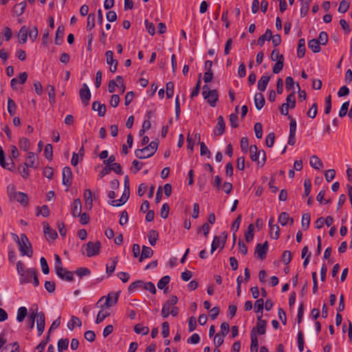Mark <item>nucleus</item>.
Wrapping results in <instances>:
<instances>
[{
    "label": "nucleus",
    "instance_id": "nucleus-1",
    "mask_svg": "<svg viewBox=\"0 0 352 352\" xmlns=\"http://www.w3.org/2000/svg\"><path fill=\"white\" fill-rule=\"evenodd\" d=\"M19 282L20 284H26L32 282V279L33 278L32 283L34 287H38L39 285V280L37 277L36 270L35 268H28L25 272L19 275Z\"/></svg>",
    "mask_w": 352,
    "mask_h": 352
},
{
    "label": "nucleus",
    "instance_id": "nucleus-2",
    "mask_svg": "<svg viewBox=\"0 0 352 352\" xmlns=\"http://www.w3.org/2000/svg\"><path fill=\"white\" fill-rule=\"evenodd\" d=\"M17 244L21 256H32V244L25 234H20V242Z\"/></svg>",
    "mask_w": 352,
    "mask_h": 352
},
{
    "label": "nucleus",
    "instance_id": "nucleus-3",
    "mask_svg": "<svg viewBox=\"0 0 352 352\" xmlns=\"http://www.w3.org/2000/svg\"><path fill=\"white\" fill-rule=\"evenodd\" d=\"M202 95L204 98L207 100L209 104L214 107L216 106L217 101L218 100V93L215 89L210 90L209 87L205 85L203 87Z\"/></svg>",
    "mask_w": 352,
    "mask_h": 352
},
{
    "label": "nucleus",
    "instance_id": "nucleus-4",
    "mask_svg": "<svg viewBox=\"0 0 352 352\" xmlns=\"http://www.w3.org/2000/svg\"><path fill=\"white\" fill-rule=\"evenodd\" d=\"M120 295V292L116 293H109L107 296H102L98 300L97 305L100 303L104 298H105V302L103 305H100L101 307H103L104 306H106L107 307H111L115 305L118 300V297Z\"/></svg>",
    "mask_w": 352,
    "mask_h": 352
},
{
    "label": "nucleus",
    "instance_id": "nucleus-5",
    "mask_svg": "<svg viewBox=\"0 0 352 352\" xmlns=\"http://www.w3.org/2000/svg\"><path fill=\"white\" fill-rule=\"evenodd\" d=\"M100 243L97 241L96 242L89 241L86 245L87 256L89 257L98 255L100 253Z\"/></svg>",
    "mask_w": 352,
    "mask_h": 352
},
{
    "label": "nucleus",
    "instance_id": "nucleus-6",
    "mask_svg": "<svg viewBox=\"0 0 352 352\" xmlns=\"http://www.w3.org/2000/svg\"><path fill=\"white\" fill-rule=\"evenodd\" d=\"M79 94L82 104L87 106L91 98V92L86 83L82 85V87L80 89Z\"/></svg>",
    "mask_w": 352,
    "mask_h": 352
},
{
    "label": "nucleus",
    "instance_id": "nucleus-7",
    "mask_svg": "<svg viewBox=\"0 0 352 352\" xmlns=\"http://www.w3.org/2000/svg\"><path fill=\"white\" fill-rule=\"evenodd\" d=\"M43 232L47 241L55 240L58 237L56 231L50 228L49 223L46 221L43 223Z\"/></svg>",
    "mask_w": 352,
    "mask_h": 352
},
{
    "label": "nucleus",
    "instance_id": "nucleus-8",
    "mask_svg": "<svg viewBox=\"0 0 352 352\" xmlns=\"http://www.w3.org/2000/svg\"><path fill=\"white\" fill-rule=\"evenodd\" d=\"M63 184L67 186H70L72 184V171L70 167L65 166L63 168Z\"/></svg>",
    "mask_w": 352,
    "mask_h": 352
},
{
    "label": "nucleus",
    "instance_id": "nucleus-9",
    "mask_svg": "<svg viewBox=\"0 0 352 352\" xmlns=\"http://www.w3.org/2000/svg\"><path fill=\"white\" fill-rule=\"evenodd\" d=\"M268 243L265 241L263 244L258 243L256 245L254 253L258 258L263 259L266 257Z\"/></svg>",
    "mask_w": 352,
    "mask_h": 352
},
{
    "label": "nucleus",
    "instance_id": "nucleus-10",
    "mask_svg": "<svg viewBox=\"0 0 352 352\" xmlns=\"http://www.w3.org/2000/svg\"><path fill=\"white\" fill-rule=\"evenodd\" d=\"M226 127V123L222 116H219L217 118V123L214 129V134L217 136L221 135Z\"/></svg>",
    "mask_w": 352,
    "mask_h": 352
},
{
    "label": "nucleus",
    "instance_id": "nucleus-11",
    "mask_svg": "<svg viewBox=\"0 0 352 352\" xmlns=\"http://www.w3.org/2000/svg\"><path fill=\"white\" fill-rule=\"evenodd\" d=\"M37 319V329L38 336H41L45 329V314L43 312L34 313Z\"/></svg>",
    "mask_w": 352,
    "mask_h": 352
},
{
    "label": "nucleus",
    "instance_id": "nucleus-12",
    "mask_svg": "<svg viewBox=\"0 0 352 352\" xmlns=\"http://www.w3.org/2000/svg\"><path fill=\"white\" fill-rule=\"evenodd\" d=\"M266 324V320L262 319V315L258 316L256 326L254 327L255 331H256L259 335L265 334Z\"/></svg>",
    "mask_w": 352,
    "mask_h": 352
},
{
    "label": "nucleus",
    "instance_id": "nucleus-13",
    "mask_svg": "<svg viewBox=\"0 0 352 352\" xmlns=\"http://www.w3.org/2000/svg\"><path fill=\"white\" fill-rule=\"evenodd\" d=\"M56 274L58 277L64 280L70 282L74 280V273L67 269L63 268L62 272L57 271Z\"/></svg>",
    "mask_w": 352,
    "mask_h": 352
},
{
    "label": "nucleus",
    "instance_id": "nucleus-14",
    "mask_svg": "<svg viewBox=\"0 0 352 352\" xmlns=\"http://www.w3.org/2000/svg\"><path fill=\"white\" fill-rule=\"evenodd\" d=\"M24 164L26 166L36 168L38 166L36 155L33 152H29Z\"/></svg>",
    "mask_w": 352,
    "mask_h": 352
},
{
    "label": "nucleus",
    "instance_id": "nucleus-15",
    "mask_svg": "<svg viewBox=\"0 0 352 352\" xmlns=\"http://www.w3.org/2000/svg\"><path fill=\"white\" fill-rule=\"evenodd\" d=\"M274 219L273 217L269 220V226L270 229L271 237L274 239H277L279 237V227L277 225H274Z\"/></svg>",
    "mask_w": 352,
    "mask_h": 352
},
{
    "label": "nucleus",
    "instance_id": "nucleus-16",
    "mask_svg": "<svg viewBox=\"0 0 352 352\" xmlns=\"http://www.w3.org/2000/svg\"><path fill=\"white\" fill-rule=\"evenodd\" d=\"M81 213V201L80 199L74 200L72 205V214L74 217H78Z\"/></svg>",
    "mask_w": 352,
    "mask_h": 352
},
{
    "label": "nucleus",
    "instance_id": "nucleus-17",
    "mask_svg": "<svg viewBox=\"0 0 352 352\" xmlns=\"http://www.w3.org/2000/svg\"><path fill=\"white\" fill-rule=\"evenodd\" d=\"M92 109L98 111V116L102 117L106 112V106L104 104H100L99 102L95 101L92 103Z\"/></svg>",
    "mask_w": 352,
    "mask_h": 352
},
{
    "label": "nucleus",
    "instance_id": "nucleus-18",
    "mask_svg": "<svg viewBox=\"0 0 352 352\" xmlns=\"http://www.w3.org/2000/svg\"><path fill=\"white\" fill-rule=\"evenodd\" d=\"M270 80V76L264 75V76H261V78L258 81V85H257L258 89L261 91H265Z\"/></svg>",
    "mask_w": 352,
    "mask_h": 352
},
{
    "label": "nucleus",
    "instance_id": "nucleus-19",
    "mask_svg": "<svg viewBox=\"0 0 352 352\" xmlns=\"http://www.w3.org/2000/svg\"><path fill=\"white\" fill-rule=\"evenodd\" d=\"M135 155L139 159H146L152 156V154H151V152L146 146L142 149H136L135 151Z\"/></svg>",
    "mask_w": 352,
    "mask_h": 352
},
{
    "label": "nucleus",
    "instance_id": "nucleus-20",
    "mask_svg": "<svg viewBox=\"0 0 352 352\" xmlns=\"http://www.w3.org/2000/svg\"><path fill=\"white\" fill-rule=\"evenodd\" d=\"M84 198L85 199V207L91 210L93 206L92 192L90 189H86L84 192Z\"/></svg>",
    "mask_w": 352,
    "mask_h": 352
},
{
    "label": "nucleus",
    "instance_id": "nucleus-21",
    "mask_svg": "<svg viewBox=\"0 0 352 352\" xmlns=\"http://www.w3.org/2000/svg\"><path fill=\"white\" fill-rule=\"evenodd\" d=\"M310 166L320 170L323 167V163L321 160L316 155H312L309 160Z\"/></svg>",
    "mask_w": 352,
    "mask_h": 352
},
{
    "label": "nucleus",
    "instance_id": "nucleus-22",
    "mask_svg": "<svg viewBox=\"0 0 352 352\" xmlns=\"http://www.w3.org/2000/svg\"><path fill=\"white\" fill-rule=\"evenodd\" d=\"M265 100L263 95L261 93H257L254 96V103L256 108L258 110H261L264 104H265Z\"/></svg>",
    "mask_w": 352,
    "mask_h": 352
},
{
    "label": "nucleus",
    "instance_id": "nucleus-23",
    "mask_svg": "<svg viewBox=\"0 0 352 352\" xmlns=\"http://www.w3.org/2000/svg\"><path fill=\"white\" fill-rule=\"evenodd\" d=\"M26 7V2L22 1L14 6L12 10L13 15L19 16H21L25 11Z\"/></svg>",
    "mask_w": 352,
    "mask_h": 352
},
{
    "label": "nucleus",
    "instance_id": "nucleus-24",
    "mask_svg": "<svg viewBox=\"0 0 352 352\" xmlns=\"http://www.w3.org/2000/svg\"><path fill=\"white\" fill-rule=\"evenodd\" d=\"M153 254V251L150 247L143 245L142 253L140 254L139 261L142 262L144 259L151 258Z\"/></svg>",
    "mask_w": 352,
    "mask_h": 352
},
{
    "label": "nucleus",
    "instance_id": "nucleus-25",
    "mask_svg": "<svg viewBox=\"0 0 352 352\" xmlns=\"http://www.w3.org/2000/svg\"><path fill=\"white\" fill-rule=\"evenodd\" d=\"M0 165L1 166L2 168H7L10 170H11L12 169V168H14V164L12 162L10 164V166H9L8 163L6 162L5 154H4L3 150L1 147H0Z\"/></svg>",
    "mask_w": 352,
    "mask_h": 352
},
{
    "label": "nucleus",
    "instance_id": "nucleus-26",
    "mask_svg": "<svg viewBox=\"0 0 352 352\" xmlns=\"http://www.w3.org/2000/svg\"><path fill=\"white\" fill-rule=\"evenodd\" d=\"M64 32H65V28L63 26L60 25L58 27L56 33V38H55V43L56 45H60L63 41V36H64Z\"/></svg>",
    "mask_w": 352,
    "mask_h": 352
},
{
    "label": "nucleus",
    "instance_id": "nucleus-27",
    "mask_svg": "<svg viewBox=\"0 0 352 352\" xmlns=\"http://www.w3.org/2000/svg\"><path fill=\"white\" fill-rule=\"evenodd\" d=\"M144 281L143 280H136L130 284L128 287L129 292H133L136 289H144Z\"/></svg>",
    "mask_w": 352,
    "mask_h": 352
},
{
    "label": "nucleus",
    "instance_id": "nucleus-28",
    "mask_svg": "<svg viewBox=\"0 0 352 352\" xmlns=\"http://www.w3.org/2000/svg\"><path fill=\"white\" fill-rule=\"evenodd\" d=\"M224 239H221L219 236H214L211 245V253L212 254L221 245L223 248L224 245Z\"/></svg>",
    "mask_w": 352,
    "mask_h": 352
},
{
    "label": "nucleus",
    "instance_id": "nucleus-29",
    "mask_svg": "<svg viewBox=\"0 0 352 352\" xmlns=\"http://www.w3.org/2000/svg\"><path fill=\"white\" fill-rule=\"evenodd\" d=\"M28 35V30L26 26H23L21 28L19 32V40L21 43H25L27 41Z\"/></svg>",
    "mask_w": 352,
    "mask_h": 352
},
{
    "label": "nucleus",
    "instance_id": "nucleus-30",
    "mask_svg": "<svg viewBox=\"0 0 352 352\" xmlns=\"http://www.w3.org/2000/svg\"><path fill=\"white\" fill-rule=\"evenodd\" d=\"M1 352H19V344L17 342H14L3 347Z\"/></svg>",
    "mask_w": 352,
    "mask_h": 352
},
{
    "label": "nucleus",
    "instance_id": "nucleus-31",
    "mask_svg": "<svg viewBox=\"0 0 352 352\" xmlns=\"http://www.w3.org/2000/svg\"><path fill=\"white\" fill-rule=\"evenodd\" d=\"M272 38V31L270 29H267L265 34L261 35L257 41V43L260 46H263L265 41L271 40Z\"/></svg>",
    "mask_w": 352,
    "mask_h": 352
},
{
    "label": "nucleus",
    "instance_id": "nucleus-32",
    "mask_svg": "<svg viewBox=\"0 0 352 352\" xmlns=\"http://www.w3.org/2000/svg\"><path fill=\"white\" fill-rule=\"evenodd\" d=\"M148 241L152 246L156 244V242L159 238V234L157 230H151L148 234Z\"/></svg>",
    "mask_w": 352,
    "mask_h": 352
},
{
    "label": "nucleus",
    "instance_id": "nucleus-33",
    "mask_svg": "<svg viewBox=\"0 0 352 352\" xmlns=\"http://www.w3.org/2000/svg\"><path fill=\"white\" fill-rule=\"evenodd\" d=\"M305 54V40L300 38L298 41L297 56L298 58H302Z\"/></svg>",
    "mask_w": 352,
    "mask_h": 352
},
{
    "label": "nucleus",
    "instance_id": "nucleus-34",
    "mask_svg": "<svg viewBox=\"0 0 352 352\" xmlns=\"http://www.w3.org/2000/svg\"><path fill=\"white\" fill-rule=\"evenodd\" d=\"M320 45L321 44L315 38L308 42V47L314 53H318L320 51Z\"/></svg>",
    "mask_w": 352,
    "mask_h": 352
},
{
    "label": "nucleus",
    "instance_id": "nucleus-35",
    "mask_svg": "<svg viewBox=\"0 0 352 352\" xmlns=\"http://www.w3.org/2000/svg\"><path fill=\"white\" fill-rule=\"evenodd\" d=\"M14 200L17 201L23 206H26L28 204V195L22 192H17V195H16Z\"/></svg>",
    "mask_w": 352,
    "mask_h": 352
},
{
    "label": "nucleus",
    "instance_id": "nucleus-36",
    "mask_svg": "<svg viewBox=\"0 0 352 352\" xmlns=\"http://www.w3.org/2000/svg\"><path fill=\"white\" fill-rule=\"evenodd\" d=\"M254 226L250 223L248 227V230L245 232V239L247 243H250L254 238Z\"/></svg>",
    "mask_w": 352,
    "mask_h": 352
},
{
    "label": "nucleus",
    "instance_id": "nucleus-37",
    "mask_svg": "<svg viewBox=\"0 0 352 352\" xmlns=\"http://www.w3.org/2000/svg\"><path fill=\"white\" fill-rule=\"evenodd\" d=\"M82 325L81 320L76 316H72L71 320L67 323V327L69 330H74L75 326L80 327Z\"/></svg>",
    "mask_w": 352,
    "mask_h": 352
},
{
    "label": "nucleus",
    "instance_id": "nucleus-38",
    "mask_svg": "<svg viewBox=\"0 0 352 352\" xmlns=\"http://www.w3.org/2000/svg\"><path fill=\"white\" fill-rule=\"evenodd\" d=\"M17 192H18L16 191V187L14 184H10L7 186V194L10 201L14 200Z\"/></svg>",
    "mask_w": 352,
    "mask_h": 352
},
{
    "label": "nucleus",
    "instance_id": "nucleus-39",
    "mask_svg": "<svg viewBox=\"0 0 352 352\" xmlns=\"http://www.w3.org/2000/svg\"><path fill=\"white\" fill-rule=\"evenodd\" d=\"M28 310L25 307H20L17 311L16 315V320L19 322H21L24 320L25 318L27 316Z\"/></svg>",
    "mask_w": 352,
    "mask_h": 352
},
{
    "label": "nucleus",
    "instance_id": "nucleus-40",
    "mask_svg": "<svg viewBox=\"0 0 352 352\" xmlns=\"http://www.w3.org/2000/svg\"><path fill=\"white\" fill-rule=\"evenodd\" d=\"M170 278L169 276H163L157 283V287L160 289H164V293H166V289L165 288L166 286L170 282Z\"/></svg>",
    "mask_w": 352,
    "mask_h": 352
},
{
    "label": "nucleus",
    "instance_id": "nucleus-41",
    "mask_svg": "<svg viewBox=\"0 0 352 352\" xmlns=\"http://www.w3.org/2000/svg\"><path fill=\"white\" fill-rule=\"evenodd\" d=\"M134 331L138 334L147 335L149 332V328L148 327L142 326L140 324H138L134 327Z\"/></svg>",
    "mask_w": 352,
    "mask_h": 352
},
{
    "label": "nucleus",
    "instance_id": "nucleus-42",
    "mask_svg": "<svg viewBox=\"0 0 352 352\" xmlns=\"http://www.w3.org/2000/svg\"><path fill=\"white\" fill-rule=\"evenodd\" d=\"M310 221H311V217H310L309 214L305 213L302 215L301 224H302V228L304 230H307L308 228L309 227Z\"/></svg>",
    "mask_w": 352,
    "mask_h": 352
},
{
    "label": "nucleus",
    "instance_id": "nucleus-43",
    "mask_svg": "<svg viewBox=\"0 0 352 352\" xmlns=\"http://www.w3.org/2000/svg\"><path fill=\"white\" fill-rule=\"evenodd\" d=\"M258 148L256 145H252L250 147V157L252 161H259L258 160Z\"/></svg>",
    "mask_w": 352,
    "mask_h": 352
},
{
    "label": "nucleus",
    "instance_id": "nucleus-44",
    "mask_svg": "<svg viewBox=\"0 0 352 352\" xmlns=\"http://www.w3.org/2000/svg\"><path fill=\"white\" fill-rule=\"evenodd\" d=\"M117 263H118V258L115 257L113 258L112 263L111 265H109V263H107L106 265V272H107V274H108L109 276L111 275V274L114 272L116 265H117Z\"/></svg>",
    "mask_w": 352,
    "mask_h": 352
},
{
    "label": "nucleus",
    "instance_id": "nucleus-45",
    "mask_svg": "<svg viewBox=\"0 0 352 352\" xmlns=\"http://www.w3.org/2000/svg\"><path fill=\"white\" fill-rule=\"evenodd\" d=\"M47 92L49 96V100L51 105L55 103V89L52 85L47 86Z\"/></svg>",
    "mask_w": 352,
    "mask_h": 352
},
{
    "label": "nucleus",
    "instance_id": "nucleus-46",
    "mask_svg": "<svg viewBox=\"0 0 352 352\" xmlns=\"http://www.w3.org/2000/svg\"><path fill=\"white\" fill-rule=\"evenodd\" d=\"M289 219H290V217H289V214L285 212H283L279 214L278 222L283 226H286L288 223Z\"/></svg>",
    "mask_w": 352,
    "mask_h": 352
},
{
    "label": "nucleus",
    "instance_id": "nucleus-47",
    "mask_svg": "<svg viewBox=\"0 0 352 352\" xmlns=\"http://www.w3.org/2000/svg\"><path fill=\"white\" fill-rule=\"evenodd\" d=\"M69 340L60 339L58 342V352H63V350H66L68 348Z\"/></svg>",
    "mask_w": 352,
    "mask_h": 352
},
{
    "label": "nucleus",
    "instance_id": "nucleus-48",
    "mask_svg": "<svg viewBox=\"0 0 352 352\" xmlns=\"http://www.w3.org/2000/svg\"><path fill=\"white\" fill-rule=\"evenodd\" d=\"M129 199V197L127 196H124V194H122L121 198L118 200H112L110 203V204L113 206H120L125 204L127 200Z\"/></svg>",
    "mask_w": 352,
    "mask_h": 352
},
{
    "label": "nucleus",
    "instance_id": "nucleus-49",
    "mask_svg": "<svg viewBox=\"0 0 352 352\" xmlns=\"http://www.w3.org/2000/svg\"><path fill=\"white\" fill-rule=\"evenodd\" d=\"M264 306V300L263 298H260L256 300L254 303V308L256 313H261V315L263 314Z\"/></svg>",
    "mask_w": 352,
    "mask_h": 352
},
{
    "label": "nucleus",
    "instance_id": "nucleus-50",
    "mask_svg": "<svg viewBox=\"0 0 352 352\" xmlns=\"http://www.w3.org/2000/svg\"><path fill=\"white\" fill-rule=\"evenodd\" d=\"M16 109V104L14 101L11 99L8 98V111L10 116H13L15 113Z\"/></svg>",
    "mask_w": 352,
    "mask_h": 352
},
{
    "label": "nucleus",
    "instance_id": "nucleus-51",
    "mask_svg": "<svg viewBox=\"0 0 352 352\" xmlns=\"http://www.w3.org/2000/svg\"><path fill=\"white\" fill-rule=\"evenodd\" d=\"M50 211L47 206L43 205L41 210L39 207H37L36 215L41 214L44 217H47L50 215Z\"/></svg>",
    "mask_w": 352,
    "mask_h": 352
},
{
    "label": "nucleus",
    "instance_id": "nucleus-52",
    "mask_svg": "<svg viewBox=\"0 0 352 352\" xmlns=\"http://www.w3.org/2000/svg\"><path fill=\"white\" fill-rule=\"evenodd\" d=\"M286 103L289 104L290 109H294L296 107L295 92L289 94L286 98Z\"/></svg>",
    "mask_w": 352,
    "mask_h": 352
},
{
    "label": "nucleus",
    "instance_id": "nucleus-53",
    "mask_svg": "<svg viewBox=\"0 0 352 352\" xmlns=\"http://www.w3.org/2000/svg\"><path fill=\"white\" fill-rule=\"evenodd\" d=\"M109 312L106 311H100L98 314V316H97V318H96V324H100V322H102L107 317H108L109 316Z\"/></svg>",
    "mask_w": 352,
    "mask_h": 352
},
{
    "label": "nucleus",
    "instance_id": "nucleus-54",
    "mask_svg": "<svg viewBox=\"0 0 352 352\" xmlns=\"http://www.w3.org/2000/svg\"><path fill=\"white\" fill-rule=\"evenodd\" d=\"M95 27V16L94 14H89L87 16V29L91 30Z\"/></svg>",
    "mask_w": 352,
    "mask_h": 352
},
{
    "label": "nucleus",
    "instance_id": "nucleus-55",
    "mask_svg": "<svg viewBox=\"0 0 352 352\" xmlns=\"http://www.w3.org/2000/svg\"><path fill=\"white\" fill-rule=\"evenodd\" d=\"M54 258H55V261H54L55 272H56L57 271L62 272L63 267L62 261H61L60 257L59 256V255L55 254Z\"/></svg>",
    "mask_w": 352,
    "mask_h": 352
},
{
    "label": "nucleus",
    "instance_id": "nucleus-56",
    "mask_svg": "<svg viewBox=\"0 0 352 352\" xmlns=\"http://www.w3.org/2000/svg\"><path fill=\"white\" fill-rule=\"evenodd\" d=\"M292 261V252L289 250H285L282 254V261L285 265H288Z\"/></svg>",
    "mask_w": 352,
    "mask_h": 352
},
{
    "label": "nucleus",
    "instance_id": "nucleus-57",
    "mask_svg": "<svg viewBox=\"0 0 352 352\" xmlns=\"http://www.w3.org/2000/svg\"><path fill=\"white\" fill-rule=\"evenodd\" d=\"M74 273L78 275V276H80V278L85 276H87V275H89L91 274V271L88 268H86V267H80V268H78L75 272Z\"/></svg>",
    "mask_w": 352,
    "mask_h": 352
},
{
    "label": "nucleus",
    "instance_id": "nucleus-58",
    "mask_svg": "<svg viewBox=\"0 0 352 352\" xmlns=\"http://www.w3.org/2000/svg\"><path fill=\"white\" fill-rule=\"evenodd\" d=\"M255 135L258 139L262 138L263 136V126L260 122H256L254 124Z\"/></svg>",
    "mask_w": 352,
    "mask_h": 352
},
{
    "label": "nucleus",
    "instance_id": "nucleus-59",
    "mask_svg": "<svg viewBox=\"0 0 352 352\" xmlns=\"http://www.w3.org/2000/svg\"><path fill=\"white\" fill-rule=\"evenodd\" d=\"M44 287H45V289L49 293H54L56 289V283H55V282L52 281V280H47L45 283Z\"/></svg>",
    "mask_w": 352,
    "mask_h": 352
},
{
    "label": "nucleus",
    "instance_id": "nucleus-60",
    "mask_svg": "<svg viewBox=\"0 0 352 352\" xmlns=\"http://www.w3.org/2000/svg\"><path fill=\"white\" fill-rule=\"evenodd\" d=\"M318 113V104L316 102H314L311 108L307 111V116L311 118H316Z\"/></svg>",
    "mask_w": 352,
    "mask_h": 352
},
{
    "label": "nucleus",
    "instance_id": "nucleus-61",
    "mask_svg": "<svg viewBox=\"0 0 352 352\" xmlns=\"http://www.w3.org/2000/svg\"><path fill=\"white\" fill-rule=\"evenodd\" d=\"M44 154H45V157L47 160H52V156H53V147H52V144H47L45 146V150H44Z\"/></svg>",
    "mask_w": 352,
    "mask_h": 352
},
{
    "label": "nucleus",
    "instance_id": "nucleus-62",
    "mask_svg": "<svg viewBox=\"0 0 352 352\" xmlns=\"http://www.w3.org/2000/svg\"><path fill=\"white\" fill-rule=\"evenodd\" d=\"M166 96L168 98H171L174 94V83L173 82H168L166 85Z\"/></svg>",
    "mask_w": 352,
    "mask_h": 352
},
{
    "label": "nucleus",
    "instance_id": "nucleus-63",
    "mask_svg": "<svg viewBox=\"0 0 352 352\" xmlns=\"http://www.w3.org/2000/svg\"><path fill=\"white\" fill-rule=\"evenodd\" d=\"M30 147V141L28 138H22L19 141V148L25 151Z\"/></svg>",
    "mask_w": 352,
    "mask_h": 352
},
{
    "label": "nucleus",
    "instance_id": "nucleus-64",
    "mask_svg": "<svg viewBox=\"0 0 352 352\" xmlns=\"http://www.w3.org/2000/svg\"><path fill=\"white\" fill-rule=\"evenodd\" d=\"M318 41L322 45H325L328 42V34L326 32H321L319 34Z\"/></svg>",
    "mask_w": 352,
    "mask_h": 352
}]
</instances>
